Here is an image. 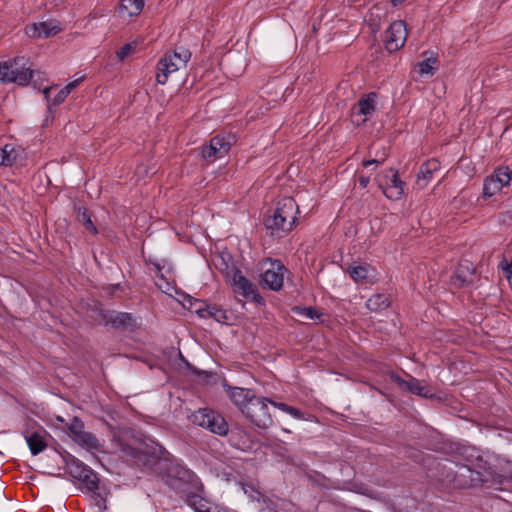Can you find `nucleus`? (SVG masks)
I'll use <instances>...</instances> for the list:
<instances>
[{
  "label": "nucleus",
  "mask_w": 512,
  "mask_h": 512,
  "mask_svg": "<svg viewBox=\"0 0 512 512\" xmlns=\"http://www.w3.org/2000/svg\"><path fill=\"white\" fill-rule=\"evenodd\" d=\"M298 205L292 197L279 200L271 214L265 216L264 226L271 236L282 237L290 232L297 220Z\"/></svg>",
  "instance_id": "nucleus-4"
},
{
  "label": "nucleus",
  "mask_w": 512,
  "mask_h": 512,
  "mask_svg": "<svg viewBox=\"0 0 512 512\" xmlns=\"http://www.w3.org/2000/svg\"><path fill=\"white\" fill-rule=\"evenodd\" d=\"M292 311L311 320L319 319L321 316H323V314L314 307L295 306L292 308Z\"/></svg>",
  "instance_id": "nucleus-33"
},
{
  "label": "nucleus",
  "mask_w": 512,
  "mask_h": 512,
  "mask_svg": "<svg viewBox=\"0 0 512 512\" xmlns=\"http://www.w3.org/2000/svg\"><path fill=\"white\" fill-rule=\"evenodd\" d=\"M235 142L236 138L232 134H218L210 139L208 145L202 146L201 155L206 162L213 163L226 156Z\"/></svg>",
  "instance_id": "nucleus-8"
},
{
  "label": "nucleus",
  "mask_w": 512,
  "mask_h": 512,
  "mask_svg": "<svg viewBox=\"0 0 512 512\" xmlns=\"http://www.w3.org/2000/svg\"><path fill=\"white\" fill-rule=\"evenodd\" d=\"M144 7V0H121L119 10L126 12L128 16H137Z\"/></svg>",
  "instance_id": "nucleus-23"
},
{
  "label": "nucleus",
  "mask_w": 512,
  "mask_h": 512,
  "mask_svg": "<svg viewBox=\"0 0 512 512\" xmlns=\"http://www.w3.org/2000/svg\"><path fill=\"white\" fill-rule=\"evenodd\" d=\"M44 433L46 432L43 429H41V431H35L31 434L25 435L26 442L33 455L41 453L47 447V443L44 438Z\"/></svg>",
  "instance_id": "nucleus-22"
},
{
  "label": "nucleus",
  "mask_w": 512,
  "mask_h": 512,
  "mask_svg": "<svg viewBox=\"0 0 512 512\" xmlns=\"http://www.w3.org/2000/svg\"><path fill=\"white\" fill-rule=\"evenodd\" d=\"M64 460L67 473L80 482L87 492L92 494V498L99 509L105 510L107 508V497L110 492L105 486L100 485L98 475L89 466L85 465L71 454H67Z\"/></svg>",
  "instance_id": "nucleus-2"
},
{
  "label": "nucleus",
  "mask_w": 512,
  "mask_h": 512,
  "mask_svg": "<svg viewBox=\"0 0 512 512\" xmlns=\"http://www.w3.org/2000/svg\"><path fill=\"white\" fill-rule=\"evenodd\" d=\"M191 58V52L178 47L172 52H167L157 63L156 81L158 84H166L170 74L186 67Z\"/></svg>",
  "instance_id": "nucleus-6"
},
{
  "label": "nucleus",
  "mask_w": 512,
  "mask_h": 512,
  "mask_svg": "<svg viewBox=\"0 0 512 512\" xmlns=\"http://www.w3.org/2000/svg\"><path fill=\"white\" fill-rule=\"evenodd\" d=\"M79 81L80 80L78 79L68 83L65 87L59 90L53 98L51 97V87L44 88L43 94L45 95L48 102H50L52 105L58 106L65 101L71 91L79 84Z\"/></svg>",
  "instance_id": "nucleus-21"
},
{
  "label": "nucleus",
  "mask_w": 512,
  "mask_h": 512,
  "mask_svg": "<svg viewBox=\"0 0 512 512\" xmlns=\"http://www.w3.org/2000/svg\"><path fill=\"white\" fill-rule=\"evenodd\" d=\"M358 182L361 188H366L370 182V178L368 176L360 175L358 177Z\"/></svg>",
  "instance_id": "nucleus-40"
},
{
  "label": "nucleus",
  "mask_w": 512,
  "mask_h": 512,
  "mask_svg": "<svg viewBox=\"0 0 512 512\" xmlns=\"http://www.w3.org/2000/svg\"><path fill=\"white\" fill-rule=\"evenodd\" d=\"M68 430L74 440L84 432V423L78 417H74L68 426Z\"/></svg>",
  "instance_id": "nucleus-35"
},
{
  "label": "nucleus",
  "mask_w": 512,
  "mask_h": 512,
  "mask_svg": "<svg viewBox=\"0 0 512 512\" xmlns=\"http://www.w3.org/2000/svg\"><path fill=\"white\" fill-rule=\"evenodd\" d=\"M370 311H380L390 306L389 297L386 294H375L371 296L366 303Z\"/></svg>",
  "instance_id": "nucleus-24"
},
{
  "label": "nucleus",
  "mask_w": 512,
  "mask_h": 512,
  "mask_svg": "<svg viewBox=\"0 0 512 512\" xmlns=\"http://www.w3.org/2000/svg\"><path fill=\"white\" fill-rule=\"evenodd\" d=\"M287 269L279 260H270L268 267L261 274V283L273 291L283 287L284 275Z\"/></svg>",
  "instance_id": "nucleus-11"
},
{
  "label": "nucleus",
  "mask_w": 512,
  "mask_h": 512,
  "mask_svg": "<svg viewBox=\"0 0 512 512\" xmlns=\"http://www.w3.org/2000/svg\"><path fill=\"white\" fill-rule=\"evenodd\" d=\"M77 220L85 227L87 231L93 235L98 234L97 227L91 219V213L86 208H79L77 213Z\"/></svg>",
  "instance_id": "nucleus-26"
},
{
  "label": "nucleus",
  "mask_w": 512,
  "mask_h": 512,
  "mask_svg": "<svg viewBox=\"0 0 512 512\" xmlns=\"http://www.w3.org/2000/svg\"><path fill=\"white\" fill-rule=\"evenodd\" d=\"M348 274L355 282H364L368 278L369 266L353 265L347 269Z\"/></svg>",
  "instance_id": "nucleus-29"
},
{
  "label": "nucleus",
  "mask_w": 512,
  "mask_h": 512,
  "mask_svg": "<svg viewBox=\"0 0 512 512\" xmlns=\"http://www.w3.org/2000/svg\"><path fill=\"white\" fill-rule=\"evenodd\" d=\"M74 441L89 450H97L100 446L97 437L94 434L86 431L81 433L77 438L74 439Z\"/></svg>",
  "instance_id": "nucleus-27"
},
{
  "label": "nucleus",
  "mask_w": 512,
  "mask_h": 512,
  "mask_svg": "<svg viewBox=\"0 0 512 512\" xmlns=\"http://www.w3.org/2000/svg\"><path fill=\"white\" fill-rule=\"evenodd\" d=\"M388 377L392 382L396 383L402 391H408L418 396L428 397V391H426V388L418 379L409 376L408 380H404L393 371L388 373Z\"/></svg>",
  "instance_id": "nucleus-16"
},
{
  "label": "nucleus",
  "mask_w": 512,
  "mask_h": 512,
  "mask_svg": "<svg viewBox=\"0 0 512 512\" xmlns=\"http://www.w3.org/2000/svg\"><path fill=\"white\" fill-rule=\"evenodd\" d=\"M189 420L213 434L226 436L229 432V425L218 411L210 408H199L189 416Z\"/></svg>",
  "instance_id": "nucleus-7"
},
{
  "label": "nucleus",
  "mask_w": 512,
  "mask_h": 512,
  "mask_svg": "<svg viewBox=\"0 0 512 512\" xmlns=\"http://www.w3.org/2000/svg\"><path fill=\"white\" fill-rule=\"evenodd\" d=\"M231 279L235 293L242 295L244 298L254 303H263V298L258 293L256 285L248 280L240 270L234 269Z\"/></svg>",
  "instance_id": "nucleus-12"
},
{
  "label": "nucleus",
  "mask_w": 512,
  "mask_h": 512,
  "mask_svg": "<svg viewBox=\"0 0 512 512\" xmlns=\"http://www.w3.org/2000/svg\"><path fill=\"white\" fill-rule=\"evenodd\" d=\"M59 31L60 28L57 25H54L52 22L34 23L27 25L25 28V33L27 36L39 38H48L50 36L56 35Z\"/></svg>",
  "instance_id": "nucleus-17"
},
{
  "label": "nucleus",
  "mask_w": 512,
  "mask_h": 512,
  "mask_svg": "<svg viewBox=\"0 0 512 512\" xmlns=\"http://www.w3.org/2000/svg\"><path fill=\"white\" fill-rule=\"evenodd\" d=\"M283 431L286 432V433H290V430H288L286 428H283Z\"/></svg>",
  "instance_id": "nucleus-44"
},
{
  "label": "nucleus",
  "mask_w": 512,
  "mask_h": 512,
  "mask_svg": "<svg viewBox=\"0 0 512 512\" xmlns=\"http://www.w3.org/2000/svg\"><path fill=\"white\" fill-rule=\"evenodd\" d=\"M437 62L438 60L435 57H430L421 61L420 63H418V73L421 76L426 74H433L434 70L436 69V67H434V64H436Z\"/></svg>",
  "instance_id": "nucleus-34"
},
{
  "label": "nucleus",
  "mask_w": 512,
  "mask_h": 512,
  "mask_svg": "<svg viewBox=\"0 0 512 512\" xmlns=\"http://www.w3.org/2000/svg\"><path fill=\"white\" fill-rule=\"evenodd\" d=\"M377 183L383 194L391 200H399L404 195L405 182L399 177L398 171L390 168L377 177Z\"/></svg>",
  "instance_id": "nucleus-9"
},
{
  "label": "nucleus",
  "mask_w": 512,
  "mask_h": 512,
  "mask_svg": "<svg viewBox=\"0 0 512 512\" xmlns=\"http://www.w3.org/2000/svg\"><path fill=\"white\" fill-rule=\"evenodd\" d=\"M205 305L208 304L196 299L193 303H191V308H193L200 317L206 318Z\"/></svg>",
  "instance_id": "nucleus-38"
},
{
  "label": "nucleus",
  "mask_w": 512,
  "mask_h": 512,
  "mask_svg": "<svg viewBox=\"0 0 512 512\" xmlns=\"http://www.w3.org/2000/svg\"><path fill=\"white\" fill-rule=\"evenodd\" d=\"M475 278V268L472 263L465 260L458 264L450 282L456 288H463L473 283Z\"/></svg>",
  "instance_id": "nucleus-15"
},
{
  "label": "nucleus",
  "mask_w": 512,
  "mask_h": 512,
  "mask_svg": "<svg viewBox=\"0 0 512 512\" xmlns=\"http://www.w3.org/2000/svg\"><path fill=\"white\" fill-rule=\"evenodd\" d=\"M256 397L257 396L250 389L240 387L229 389V398L238 407L241 413H243V409H246V406L249 405L252 400H255Z\"/></svg>",
  "instance_id": "nucleus-18"
},
{
  "label": "nucleus",
  "mask_w": 512,
  "mask_h": 512,
  "mask_svg": "<svg viewBox=\"0 0 512 512\" xmlns=\"http://www.w3.org/2000/svg\"><path fill=\"white\" fill-rule=\"evenodd\" d=\"M17 152L12 145H5L3 148L0 147V165L12 166L16 163Z\"/></svg>",
  "instance_id": "nucleus-25"
},
{
  "label": "nucleus",
  "mask_w": 512,
  "mask_h": 512,
  "mask_svg": "<svg viewBox=\"0 0 512 512\" xmlns=\"http://www.w3.org/2000/svg\"><path fill=\"white\" fill-rule=\"evenodd\" d=\"M100 315L104 325H110L114 329L133 332L138 327L135 317L128 312L102 310Z\"/></svg>",
  "instance_id": "nucleus-10"
},
{
  "label": "nucleus",
  "mask_w": 512,
  "mask_h": 512,
  "mask_svg": "<svg viewBox=\"0 0 512 512\" xmlns=\"http://www.w3.org/2000/svg\"><path fill=\"white\" fill-rule=\"evenodd\" d=\"M39 72L34 71L25 57L0 62V80L25 86Z\"/></svg>",
  "instance_id": "nucleus-5"
},
{
  "label": "nucleus",
  "mask_w": 512,
  "mask_h": 512,
  "mask_svg": "<svg viewBox=\"0 0 512 512\" xmlns=\"http://www.w3.org/2000/svg\"><path fill=\"white\" fill-rule=\"evenodd\" d=\"M405 0H391V3L393 6H397L401 3H403Z\"/></svg>",
  "instance_id": "nucleus-42"
},
{
  "label": "nucleus",
  "mask_w": 512,
  "mask_h": 512,
  "mask_svg": "<svg viewBox=\"0 0 512 512\" xmlns=\"http://www.w3.org/2000/svg\"><path fill=\"white\" fill-rule=\"evenodd\" d=\"M267 403H270L279 410L290 414L292 417L305 420V414L298 408L290 406L283 402H276L266 397H256L252 400L246 409H243V415L250 424L260 430H267L273 424V418L268 410Z\"/></svg>",
  "instance_id": "nucleus-3"
},
{
  "label": "nucleus",
  "mask_w": 512,
  "mask_h": 512,
  "mask_svg": "<svg viewBox=\"0 0 512 512\" xmlns=\"http://www.w3.org/2000/svg\"><path fill=\"white\" fill-rule=\"evenodd\" d=\"M134 50L133 44L127 43L117 51L119 59L123 60Z\"/></svg>",
  "instance_id": "nucleus-39"
},
{
  "label": "nucleus",
  "mask_w": 512,
  "mask_h": 512,
  "mask_svg": "<svg viewBox=\"0 0 512 512\" xmlns=\"http://www.w3.org/2000/svg\"><path fill=\"white\" fill-rule=\"evenodd\" d=\"M226 436L228 437V441L231 446L242 451L250 448L249 434L244 429L238 426H235L231 429L229 428L228 435Z\"/></svg>",
  "instance_id": "nucleus-20"
},
{
  "label": "nucleus",
  "mask_w": 512,
  "mask_h": 512,
  "mask_svg": "<svg viewBox=\"0 0 512 512\" xmlns=\"http://www.w3.org/2000/svg\"><path fill=\"white\" fill-rule=\"evenodd\" d=\"M465 471L469 473V478L472 485L483 484L487 482L484 474L478 471H473L469 468H465Z\"/></svg>",
  "instance_id": "nucleus-36"
},
{
  "label": "nucleus",
  "mask_w": 512,
  "mask_h": 512,
  "mask_svg": "<svg viewBox=\"0 0 512 512\" xmlns=\"http://www.w3.org/2000/svg\"><path fill=\"white\" fill-rule=\"evenodd\" d=\"M492 176L503 188L504 186H508L510 184V181L512 180V171L508 166L499 167L494 171Z\"/></svg>",
  "instance_id": "nucleus-30"
},
{
  "label": "nucleus",
  "mask_w": 512,
  "mask_h": 512,
  "mask_svg": "<svg viewBox=\"0 0 512 512\" xmlns=\"http://www.w3.org/2000/svg\"><path fill=\"white\" fill-rule=\"evenodd\" d=\"M377 94L371 92L364 95L353 105L351 109V121L356 125H361L368 120V117L375 111Z\"/></svg>",
  "instance_id": "nucleus-14"
},
{
  "label": "nucleus",
  "mask_w": 512,
  "mask_h": 512,
  "mask_svg": "<svg viewBox=\"0 0 512 512\" xmlns=\"http://www.w3.org/2000/svg\"><path fill=\"white\" fill-rule=\"evenodd\" d=\"M386 158H387V154H386L385 151H383L382 155L379 156V157H378V155H376V157L373 158V159L363 160L362 161V166L367 168V167H369L372 164L380 165V164L385 162Z\"/></svg>",
  "instance_id": "nucleus-37"
},
{
  "label": "nucleus",
  "mask_w": 512,
  "mask_h": 512,
  "mask_svg": "<svg viewBox=\"0 0 512 512\" xmlns=\"http://www.w3.org/2000/svg\"><path fill=\"white\" fill-rule=\"evenodd\" d=\"M186 503L196 512H210L205 499L195 493H190L187 495Z\"/></svg>",
  "instance_id": "nucleus-28"
},
{
  "label": "nucleus",
  "mask_w": 512,
  "mask_h": 512,
  "mask_svg": "<svg viewBox=\"0 0 512 512\" xmlns=\"http://www.w3.org/2000/svg\"><path fill=\"white\" fill-rule=\"evenodd\" d=\"M440 169V162L437 159H429L424 162L417 173L416 184L420 188H425L431 180L433 173Z\"/></svg>",
  "instance_id": "nucleus-19"
},
{
  "label": "nucleus",
  "mask_w": 512,
  "mask_h": 512,
  "mask_svg": "<svg viewBox=\"0 0 512 512\" xmlns=\"http://www.w3.org/2000/svg\"><path fill=\"white\" fill-rule=\"evenodd\" d=\"M502 187L498 184L497 180L491 175L487 177L484 181L483 186V196L486 198L492 197L499 191H501Z\"/></svg>",
  "instance_id": "nucleus-31"
},
{
  "label": "nucleus",
  "mask_w": 512,
  "mask_h": 512,
  "mask_svg": "<svg viewBox=\"0 0 512 512\" xmlns=\"http://www.w3.org/2000/svg\"><path fill=\"white\" fill-rule=\"evenodd\" d=\"M372 17H373V13L371 12L370 19H369L370 25L375 27L373 29L374 31L379 30L380 29V25L378 23H372Z\"/></svg>",
  "instance_id": "nucleus-41"
},
{
  "label": "nucleus",
  "mask_w": 512,
  "mask_h": 512,
  "mask_svg": "<svg viewBox=\"0 0 512 512\" xmlns=\"http://www.w3.org/2000/svg\"><path fill=\"white\" fill-rule=\"evenodd\" d=\"M455 480H456L455 476L451 475V479H449L448 481H453L454 482Z\"/></svg>",
  "instance_id": "nucleus-43"
},
{
  "label": "nucleus",
  "mask_w": 512,
  "mask_h": 512,
  "mask_svg": "<svg viewBox=\"0 0 512 512\" xmlns=\"http://www.w3.org/2000/svg\"><path fill=\"white\" fill-rule=\"evenodd\" d=\"M406 23L397 20L390 24L385 35V48L388 52H396L402 48L407 39Z\"/></svg>",
  "instance_id": "nucleus-13"
},
{
  "label": "nucleus",
  "mask_w": 512,
  "mask_h": 512,
  "mask_svg": "<svg viewBox=\"0 0 512 512\" xmlns=\"http://www.w3.org/2000/svg\"><path fill=\"white\" fill-rule=\"evenodd\" d=\"M155 474L173 490H181L184 486L193 484L196 474L187 468L180 460L172 457L167 451L153 463Z\"/></svg>",
  "instance_id": "nucleus-1"
},
{
  "label": "nucleus",
  "mask_w": 512,
  "mask_h": 512,
  "mask_svg": "<svg viewBox=\"0 0 512 512\" xmlns=\"http://www.w3.org/2000/svg\"><path fill=\"white\" fill-rule=\"evenodd\" d=\"M206 310V318L211 317L218 322H225L227 317V312L217 305H205Z\"/></svg>",
  "instance_id": "nucleus-32"
}]
</instances>
